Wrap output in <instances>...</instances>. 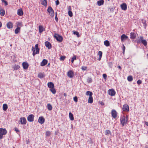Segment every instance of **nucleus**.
Returning <instances> with one entry per match:
<instances>
[{
    "label": "nucleus",
    "mask_w": 148,
    "mask_h": 148,
    "mask_svg": "<svg viewBox=\"0 0 148 148\" xmlns=\"http://www.w3.org/2000/svg\"><path fill=\"white\" fill-rule=\"evenodd\" d=\"M38 44H36L35 45V47H32V51L33 52L32 55L34 56L36 54H39V53L40 49L38 48Z\"/></svg>",
    "instance_id": "nucleus-1"
},
{
    "label": "nucleus",
    "mask_w": 148,
    "mask_h": 148,
    "mask_svg": "<svg viewBox=\"0 0 148 148\" xmlns=\"http://www.w3.org/2000/svg\"><path fill=\"white\" fill-rule=\"evenodd\" d=\"M128 116L126 115L125 116H123L121 118L120 121L122 126H123L125 125L127 122Z\"/></svg>",
    "instance_id": "nucleus-2"
},
{
    "label": "nucleus",
    "mask_w": 148,
    "mask_h": 148,
    "mask_svg": "<svg viewBox=\"0 0 148 148\" xmlns=\"http://www.w3.org/2000/svg\"><path fill=\"white\" fill-rule=\"evenodd\" d=\"M137 43H142L145 46L147 45V43L146 40L144 39L142 36H140L139 39L137 41Z\"/></svg>",
    "instance_id": "nucleus-3"
},
{
    "label": "nucleus",
    "mask_w": 148,
    "mask_h": 148,
    "mask_svg": "<svg viewBox=\"0 0 148 148\" xmlns=\"http://www.w3.org/2000/svg\"><path fill=\"white\" fill-rule=\"evenodd\" d=\"M7 131L5 129L0 128V139L3 138V135H5L7 134Z\"/></svg>",
    "instance_id": "nucleus-4"
},
{
    "label": "nucleus",
    "mask_w": 148,
    "mask_h": 148,
    "mask_svg": "<svg viewBox=\"0 0 148 148\" xmlns=\"http://www.w3.org/2000/svg\"><path fill=\"white\" fill-rule=\"evenodd\" d=\"M47 11L49 13V14L50 16L52 17H53L54 16V11L51 7H49L47 10Z\"/></svg>",
    "instance_id": "nucleus-5"
},
{
    "label": "nucleus",
    "mask_w": 148,
    "mask_h": 148,
    "mask_svg": "<svg viewBox=\"0 0 148 148\" xmlns=\"http://www.w3.org/2000/svg\"><path fill=\"white\" fill-rule=\"evenodd\" d=\"M54 38L59 42H61L63 40L62 37L58 34H56L54 36Z\"/></svg>",
    "instance_id": "nucleus-6"
},
{
    "label": "nucleus",
    "mask_w": 148,
    "mask_h": 148,
    "mask_svg": "<svg viewBox=\"0 0 148 148\" xmlns=\"http://www.w3.org/2000/svg\"><path fill=\"white\" fill-rule=\"evenodd\" d=\"M108 93L109 95L112 96L115 95L116 92L113 89H109L108 91Z\"/></svg>",
    "instance_id": "nucleus-7"
},
{
    "label": "nucleus",
    "mask_w": 148,
    "mask_h": 148,
    "mask_svg": "<svg viewBox=\"0 0 148 148\" xmlns=\"http://www.w3.org/2000/svg\"><path fill=\"white\" fill-rule=\"evenodd\" d=\"M67 75L69 78H73L74 76V72L72 70H70L67 73Z\"/></svg>",
    "instance_id": "nucleus-8"
},
{
    "label": "nucleus",
    "mask_w": 148,
    "mask_h": 148,
    "mask_svg": "<svg viewBox=\"0 0 148 148\" xmlns=\"http://www.w3.org/2000/svg\"><path fill=\"white\" fill-rule=\"evenodd\" d=\"M111 114L112 117L114 119H116L117 116V113L116 111L114 110H112Z\"/></svg>",
    "instance_id": "nucleus-9"
},
{
    "label": "nucleus",
    "mask_w": 148,
    "mask_h": 148,
    "mask_svg": "<svg viewBox=\"0 0 148 148\" xmlns=\"http://www.w3.org/2000/svg\"><path fill=\"white\" fill-rule=\"evenodd\" d=\"M122 109L124 111L128 112L129 111V106L127 104H125L123 105Z\"/></svg>",
    "instance_id": "nucleus-10"
},
{
    "label": "nucleus",
    "mask_w": 148,
    "mask_h": 148,
    "mask_svg": "<svg viewBox=\"0 0 148 148\" xmlns=\"http://www.w3.org/2000/svg\"><path fill=\"white\" fill-rule=\"evenodd\" d=\"M27 121L29 122H32L34 120V115L31 114L28 115L27 117Z\"/></svg>",
    "instance_id": "nucleus-11"
},
{
    "label": "nucleus",
    "mask_w": 148,
    "mask_h": 148,
    "mask_svg": "<svg viewBox=\"0 0 148 148\" xmlns=\"http://www.w3.org/2000/svg\"><path fill=\"white\" fill-rule=\"evenodd\" d=\"M38 121L40 123L43 124L45 121V119L43 116H40L39 118Z\"/></svg>",
    "instance_id": "nucleus-12"
},
{
    "label": "nucleus",
    "mask_w": 148,
    "mask_h": 148,
    "mask_svg": "<svg viewBox=\"0 0 148 148\" xmlns=\"http://www.w3.org/2000/svg\"><path fill=\"white\" fill-rule=\"evenodd\" d=\"M20 121L21 124L23 125L27 123L26 119L24 117L21 118Z\"/></svg>",
    "instance_id": "nucleus-13"
},
{
    "label": "nucleus",
    "mask_w": 148,
    "mask_h": 148,
    "mask_svg": "<svg viewBox=\"0 0 148 148\" xmlns=\"http://www.w3.org/2000/svg\"><path fill=\"white\" fill-rule=\"evenodd\" d=\"M128 38V37L125 34H122L121 37V39L122 42L124 41Z\"/></svg>",
    "instance_id": "nucleus-14"
},
{
    "label": "nucleus",
    "mask_w": 148,
    "mask_h": 148,
    "mask_svg": "<svg viewBox=\"0 0 148 148\" xmlns=\"http://www.w3.org/2000/svg\"><path fill=\"white\" fill-rule=\"evenodd\" d=\"M6 26L8 29H12L13 27V24L11 22H9L7 23Z\"/></svg>",
    "instance_id": "nucleus-15"
},
{
    "label": "nucleus",
    "mask_w": 148,
    "mask_h": 148,
    "mask_svg": "<svg viewBox=\"0 0 148 148\" xmlns=\"http://www.w3.org/2000/svg\"><path fill=\"white\" fill-rule=\"evenodd\" d=\"M22 66L23 68L24 69H27L29 67V64L28 63L26 62H24L22 63Z\"/></svg>",
    "instance_id": "nucleus-16"
},
{
    "label": "nucleus",
    "mask_w": 148,
    "mask_h": 148,
    "mask_svg": "<svg viewBox=\"0 0 148 148\" xmlns=\"http://www.w3.org/2000/svg\"><path fill=\"white\" fill-rule=\"evenodd\" d=\"M121 9L124 10H126L127 9V5L126 3H124L121 5Z\"/></svg>",
    "instance_id": "nucleus-17"
},
{
    "label": "nucleus",
    "mask_w": 148,
    "mask_h": 148,
    "mask_svg": "<svg viewBox=\"0 0 148 148\" xmlns=\"http://www.w3.org/2000/svg\"><path fill=\"white\" fill-rule=\"evenodd\" d=\"M45 46L47 47L48 49H50L51 48V43L48 41H46L45 42Z\"/></svg>",
    "instance_id": "nucleus-18"
},
{
    "label": "nucleus",
    "mask_w": 148,
    "mask_h": 148,
    "mask_svg": "<svg viewBox=\"0 0 148 148\" xmlns=\"http://www.w3.org/2000/svg\"><path fill=\"white\" fill-rule=\"evenodd\" d=\"M47 62L48 61L47 60L44 59L41 63L40 66H44L45 65L47 64Z\"/></svg>",
    "instance_id": "nucleus-19"
},
{
    "label": "nucleus",
    "mask_w": 148,
    "mask_h": 148,
    "mask_svg": "<svg viewBox=\"0 0 148 148\" xmlns=\"http://www.w3.org/2000/svg\"><path fill=\"white\" fill-rule=\"evenodd\" d=\"M17 14L19 16H22L23 14V12L22 10L20 8L17 10Z\"/></svg>",
    "instance_id": "nucleus-20"
},
{
    "label": "nucleus",
    "mask_w": 148,
    "mask_h": 148,
    "mask_svg": "<svg viewBox=\"0 0 148 148\" xmlns=\"http://www.w3.org/2000/svg\"><path fill=\"white\" fill-rule=\"evenodd\" d=\"M47 86L48 87L50 88H53L54 87V84L52 82H48L47 83Z\"/></svg>",
    "instance_id": "nucleus-21"
},
{
    "label": "nucleus",
    "mask_w": 148,
    "mask_h": 148,
    "mask_svg": "<svg viewBox=\"0 0 148 148\" xmlns=\"http://www.w3.org/2000/svg\"><path fill=\"white\" fill-rule=\"evenodd\" d=\"M39 32L40 33H42L43 31L45 30V29L42 25H39L38 27Z\"/></svg>",
    "instance_id": "nucleus-22"
},
{
    "label": "nucleus",
    "mask_w": 148,
    "mask_h": 148,
    "mask_svg": "<svg viewBox=\"0 0 148 148\" xmlns=\"http://www.w3.org/2000/svg\"><path fill=\"white\" fill-rule=\"evenodd\" d=\"M40 2L42 5L45 7L47 6V1L46 0H40Z\"/></svg>",
    "instance_id": "nucleus-23"
},
{
    "label": "nucleus",
    "mask_w": 148,
    "mask_h": 148,
    "mask_svg": "<svg viewBox=\"0 0 148 148\" xmlns=\"http://www.w3.org/2000/svg\"><path fill=\"white\" fill-rule=\"evenodd\" d=\"M130 34V38L131 39H134L135 38L136 36V34L134 33L131 32Z\"/></svg>",
    "instance_id": "nucleus-24"
},
{
    "label": "nucleus",
    "mask_w": 148,
    "mask_h": 148,
    "mask_svg": "<svg viewBox=\"0 0 148 148\" xmlns=\"http://www.w3.org/2000/svg\"><path fill=\"white\" fill-rule=\"evenodd\" d=\"M93 99L92 96H89L88 101V103H93Z\"/></svg>",
    "instance_id": "nucleus-25"
},
{
    "label": "nucleus",
    "mask_w": 148,
    "mask_h": 148,
    "mask_svg": "<svg viewBox=\"0 0 148 148\" xmlns=\"http://www.w3.org/2000/svg\"><path fill=\"white\" fill-rule=\"evenodd\" d=\"M45 76V75L43 73H40L38 75V77L40 78H43Z\"/></svg>",
    "instance_id": "nucleus-26"
},
{
    "label": "nucleus",
    "mask_w": 148,
    "mask_h": 148,
    "mask_svg": "<svg viewBox=\"0 0 148 148\" xmlns=\"http://www.w3.org/2000/svg\"><path fill=\"white\" fill-rule=\"evenodd\" d=\"M8 108V106L7 104L4 103L3 105V109L4 111H6Z\"/></svg>",
    "instance_id": "nucleus-27"
},
{
    "label": "nucleus",
    "mask_w": 148,
    "mask_h": 148,
    "mask_svg": "<svg viewBox=\"0 0 148 148\" xmlns=\"http://www.w3.org/2000/svg\"><path fill=\"white\" fill-rule=\"evenodd\" d=\"M69 117L71 121H73L74 119L73 114L71 112L69 113Z\"/></svg>",
    "instance_id": "nucleus-28"
},
{
    "label": "nucleus",
    "mask_w": 148,
    "mask_h": 148,
    "mask_svg": "<svg viewBox=\"0 0 148 148\" xmlns=\"http://www.w3.org/2000/svg\"><path fill=\"white\" fill-rule=\"evenodd\" d=\"M21 28L19 27H17L15 30V33L16 34H18L20 31Z\"/></svg>",
    "instance_id": "nucleus-29"
},
{
    "label": "nucleus",
    "mask_w": 148,
    "mask_h": 148,
    "mask_svg": "<svg viewBox=\"0 0 148 148\" xmlns=\"http://www.w3.org/2000/svg\"><path fill=\"white\" fill-rule=\"evenodd\" d=\"M104 1H97V3L98 5L101 6L103 4Z\"/></svg>",
    "instance_id": "nucleus-30"
},
{
    "label": "nucleus",
    "mask_w": 148,
    "mask_h": 148,
    "mask_svg": "<svg viewBox=\"0 0 148 148\" xmlns=\"http://www.w3.org/2000/svg\"><path fill=\"white\" fill-rule=\"evenodd\" d=\"M104 45L106 47H108L110 45L109 41L108 40H106L104 42Z\"/></svg>",
    "instance_id": "nucleus-31"
},
{
    "label": "nucleus",
    "mask_w": 148,
    "mask_h": 148,
    "mask_svg": "<svg viewBox=\"0 0 148 148\" xmlns=\"http://www.w3.org/2000/svg\"><path fill=\"white\" fill-rule=\"evenodd\" d=\"M98 55H99V58H98V60L99 61H100L102 57V51H99L98 52Z\"/></svg>",
    "instance_id": "nucleus-32"
},
{
    "label": "nucleus",
    "mask_w": 148,
    "mask_h": 148,
    "mask_svg": "<svg viewBox=\"0 0 148 148\" xmlns=\"http://www.w3.org/2000/svg\"><path fill=\"white\" fill-rule=\"evenodd\" d=\"M127 80L129 82H132L133 80V77L131 75H129L127 77Z\"/></svg>",
    "instance_id": "nucleus-33"
},
{
    "label": "nucleus",
    "mask_w": 148,
    "mask_h": 148,
    "mask_svg": "<svg viewBox=\"0 0 148 148\" xmlns=\"http://www.w3.org/2000/svg\"><path fill=\"white\" fill-rule=\"evenodd\" d=\"M47 109L49 110H51L52 109V107L50 103H49L47 105Z\"/></svg>",
    "instance_id": "nucleus-34"
},
{
    "label": "nucleus",
    "mask_w": 148,
    "mask_h": 148,
    "mask_svg": "<svg viewBox=\"0 0 148 148\" xmlns=\"http://www.w3.org/2000/svg\"><path fill=\"white\" fill-rule=\"evenodd\" d=\"M0 14L1 16H3L5 14V10L3 9H1L0 10Z\"/></svg>",
    "instance_id": "nucleus-35"
},
{
    "label": "nucleus",
    "mask_w": 148,
    "mask_h": 148,
    "mask_svg": "<svg viewBox=\"0 0 148 148\" xmlns=\"http://www.w3.org/2000/svg\"><path fill=\"white\" fill-rule=\"evenodd\" d=\"M50 90L53 94H55L56 93V90L55 89V88H50Z\"/></svg>",
    "instance_id": "nucleus-36"
},
{
    "label": "nucleus",
    "mask_w": 148,
    "mask_h": 148,
    "mask_svg": "<svg viewBox=\"0 0 148 148\" xmlns=\"http://www.w3.org/2000/svg\"><path fill=\"white\" fill-rule=\"evenodd\" d=\"M86 95H89V96H90L92 95V92L90 91H87L86 92Z\"/></svg>",
    "instance_id": "nucleus-37"
},
{
    "label": "nucleus",
    "mask_w": 148,
    "mask_h": 148,
    "mask_svg": "<svg viewBox=\"0 0 148 148\" xmlns=\"http://www.w3.org/2000/svg\"><path fill=\"white\" fill-rule=\"evenodd\" d=\"M20 68V66L18 65H15L13 67V68L15 70H18Z\"/></svg>",
    "instance_id": "nucleus-38"
},
{
    "label": "nucleus",
    "mask_w": 148,
    "mask_h": 148,
    "mask_svg": "<svg viewBox=\"0 0 148 148\" xmlns=\"http://www.w3.org/2000/svg\"><path fill=\"white\" fill-rule=\"evenodd\" d=\"M111 132L109 130H107L105 132V134L106 135H108L109 134H110Z\"/></svg>",
    "instance_id": "nucleus-39"
},
{
    "label": "nucleus",
    "mask_w": 148,
    "mask_h": 148,
    "mask_svg": "<svg viewBox=\"0 0 148 148\" xmlns=\"http://www.w3.org/2000/svg\"><path fill=\"white\" fill-rule=\"evenodd\" d=\"M16 24H17V27H18L19 26L22 27L23 26V25L22 22H17Z\"/></svg>",
    "instance_id": "nucleus-40"
},
{
    "label": "nucleus",
    "mask_w": 148,
    "mask_h": 148,
    "mask_svg": "<svg viewBox=\"0 0 148 148\" xmlns=\"http://www.w3.org/2000/svg\"><path fill=\"white\" fill-rule=\"evenodd\" d=\"M76 58H77V56H75V55L74 56H73V57L72 58L71 60V62L72 63H73L74 61V60H76V59H77Z\"/></svg>",
    "instance_id": "nucleus-41"
},
{
    "label": "nucleus",
    "mask_w": 148,
    "mask_h": 148,
    "mask_svg": "<svg viewBox=\"0 0 148 148\" xmlns=\"http://www.w3.org/2000/svg\"><path fill=\"white\" fill-rule=\"evenodd\" d=\"M51 134V133L49 131H47L46 132L45 135L46 136H49Z\"/></svg>",
    "instance_id": "nucleus-42"
},
{
    "label": "nucleus",
    "mask_w": 148,
    "mask_h": 148,
    "mask_svg": "<svg viewBox=\"0 0 148 148\" xmlns=\"http://www.w3.org/2000/svg\"><path fill=\"white\" fill-rule=\"evenodd\" d=\"M66 58V57L65 56H60V59L61 61H64Z\"/></svg>",
    "instance_id": "nucleus-43"
},
{
    "label": "nucleus",
    "mask_w": 148,
    "mask_h": 148,
    "mask_svg": "<svg viewBox=\"0 0 148 148\" xmlns=\"http://www.w3.org/2000/svg\"><path fill=\"white\" fill-rule=\"evenodd\" d=\"M73 34L75 35H76L78 37L79 36V32L77 31H73Z\"/></svg>",
    "instance_id": "nucleus-44"
},
{
    "label": "nucleus",
    "mask_w": 148,
    "mask_h": 148,
    "mask_svg": "<svg viewBox=\"0 0 148 148\" xmlns=\"http://www.w3.org/2000/svg\"><path fill=\"white\" fill-rule=\"evenodd\" d=\"M87 82L88 83H91L92 82V78L90 77H88L87 79Z\"/></svg>",
    "instance_id": "nucleus-45"
},
{
    "label": "nucleus",
    "mask_w": 148,
    "mask_h": 148,
    "mask_svg": "<svg viewBox=\"0 0 148 148\" xmlns=\"http://www.w3.org/2000/svg\"><path fill=\"white\" fill-rule=\"evenodd\" d=\"M68 13L70 16L72 17L73 16V13L71 11H69Z\"/></svg>",
    "instance_id": "nucleus-46"
},
{
    "label": "nucleus",
    "mask_w": 148,
    "mask_h": 148,
    "mask_svg": "<svg viewBox=\"0 0 148 148\" xmlns=\"http://www.w3.org/2000/svg\"><path fill=\"white\" fill-rule=\"evenodd\" d=\"M87 67L86 66H82L81 67V69L83 71H85L87 69Z\"/></svg>",
    "instance_id": "nucleus-47"
},
{
    "label": "nucleus",
    "mask_w": 148,
    "mask_h": 148,
    "mask_svg": "<svg viewBox=\"0 0 148 148\" xmlns=\"http://www.w3.org/2000/svg\"><path fill=\"white\" fill-rule=\"evenodd\" d=\"M122 50H123V54H124L125 53V47L124 45H123Z\"/></svg>",
    "instance_id": "nucleus-48"
},
{
    "label": "nucleus",
    "mask_w": 148,
    "mask_h": 148,
    "mask_svg": "<svg viewBox=\"0 0 148 148\" xmlns=\"http://www.w3.org/2000/svg\"><path fill=\"white\" fill-rule=\"evenodd\" d=\"M1 1L2 2H4L5 4V5H8L7 2L5 0H1Z\"/></svg>",
    "instance_id": "nucleus-49"
},
{
    "label": "nucleus",
    "mask_w": 148,
    "mask_h": 148,
    "mask_svg": "<svg viewBox=\"0 0 148 148\" xmlns=\"http://www.w3.org/2000/svg\"><path fill=\"white\" fill-rule=\"evenodd\" d=\"M142 82L141 80H138L137 81V83L138 84L140 85L142 83Z\"/></svg>",
    "instance_id": "nucleus-50"
},
{
    "label": "nucleus",
    "mask_w": 148,
    "mask_h": 148,
    "mask_svg": "<svg viewBox=\"0 0 148 148\" xmlns=\"http://www.w3.org/2000/svg\"><path fill=\"white\" fill-rule=\"evenodd\" d=\"M103 77L105 79H106L107 77V75L106 74H103Z\"/></svg>",
    "instance_id": "nucleus-51"
},
{
    "label": "nucleus",
    "mask_w": 148,
    "mask_h": 148,
    "mask_svg": "<svg viewBox=\"0 0 148 148\" xmlns=\"http://www.w3.org/2000/svg\"><path fill=\"white\" fill-rule=\"evenodd\" d=\"M73 100L75 101V102H77V97H75L73 98Z\"/></svg>",
    "instance_id": "nucleus-52"
},
{
    "label": "nucleus",
    "mask_w": 148,
    "mask_h": 148,
    "mask_svg": "<svg viewBox=\"0 0 148 148\" xmlns=\"http://www.w3.org/2000/svg\"><path fill=\"white\" fill-rule=\"evenodd\" d=\"M57 12H56V16H55V20L56 21V22H58V18L57 17Z\"/></svg>",
    "instance_id": "nucleus-53"
},
{
    "label": "nucleus",
    "mask_w": 148,
    "mask_h": 148,
    "mask_svg": "<svg viewBox=\"0 0 148 148\" xmlns=\"http://www.w3.org/2000/svg\"><path fill=\"white\" fill-rule=\"evenodd\" d=\"M59 3V1L58 0H56V5H58Z\"/></svg>",
    "instance_id": "nucleus-54"
},
{
    "label": "nucleus",
    "mask_w": 148,
    "mask_h": 148,
    "mask_svg": "<svg viewBox=\"0 0 148 148\" xmlns=\"http://www.w3.org/2000/svg\"><path fill=\"white\" fill-rule=\"evenodd\" d=\"M14 130H15V131L16 132H19V130H18V128H17L16 127H15L14 128Z\"/></svg>",
    "instance_id": "nucleus-55"
},
{
    "label": "nucleus",
    "mask_w": 148,
    "mask_h": 148,
    "mask_svg": "<svg viewBox=\"0 0 148 148\" xmlns=\"http://www.w3.org/2000/svg\"><path fill=\"white\" fill-rule=\"evenodd\" d=\"M68 10L69 11H71V7L70 6H69L68 7Z\"/></svg>",
    "instance_id": "nucleus-56"
},
{
    "label": "nucleus",
    "mask_w": 148,
    "mask_h": 148,
    "mask_svg": "<svg viewBox=\"0 0 148 148\" xmlns=\"http://www.w3.org/2000/svg\"><path fill=\"white\" fill-rule=\"evenodd\" d=\"M145 123L146 125L148 126V122L145 121Z\"/></svg>",
    "instance_id": "nucleus-57"
},
{
    "label": "nucleus",
    "mask_w": 148,
    "mask_h": 148,
    "mask_svg": "<svg viewBox=\"0 0 148 148\" xmlns=\"http://www.w3.org/2000/svg\"><path fill=\"white\" fill-rule=\"evenodd\" d=\"M118 68L119 69H120V70H121V67L120 66H118Z\"/></svg>",
    "instance_id": "nucleus-58"
},
{
    "label": "nucleus",
    "mask_w": 148,
    "mask_h": 148,
    "mask_svg": "<svg viewBox=\"0 0 148 148\" xmlns=\"http://www.w3.org/2000/svg\"><path fill=\"white\" fill-rule=\"evenodd\" d=\"M100 104H101L102 105H103H103H104V103L103 102H101L100 103Z\"/></svg>",
    "instance_id": "nucleus-59"
},
{
    "label": "nucleus",
    "mask_w": 148,
    "mask_h": 148,
    "mask_svg": "<svg viewBox=\"0 0 148 148\" xmlns=\"http://www.w3.org/2000/svg\"><path fill=\"white\" fill-rule=\"evenodd\" d=\"M64 95L65 97H66L67 96V94L66 93H64Z\"/></svg>",
    "instance_id": "nucleus-60"
},
{
    "label": "nucleus",
    "mask_w": 148,
    "mask_h": 148,
    "mask_svg": "<svg viewBox=\"0 0 148 148\" xmlns=\"http://www.w3.org/2000/svg\"><path fill=\"white\" fill-rule=\"evenodd\" d=\"M2 23L1 22H0V27L2 26Z\"/></svg>",
    "instance_id": "nucleus-61"
},
{
    "label": "nucleus",
    "mask_w": 148,
    "mask_h": 148,
    "mask_svg": "<svg viewBox=\"0 0 148 148\" xmlns=\"http://www.w3.org/2000/svg\"><path fill=\"white\" fill-rule=\"evenodd\" d=\"M145 148H148V147L146 146L145 147Z\"/></svg>",
    "instance_id": "nucleus-62"
}]
</instances>
